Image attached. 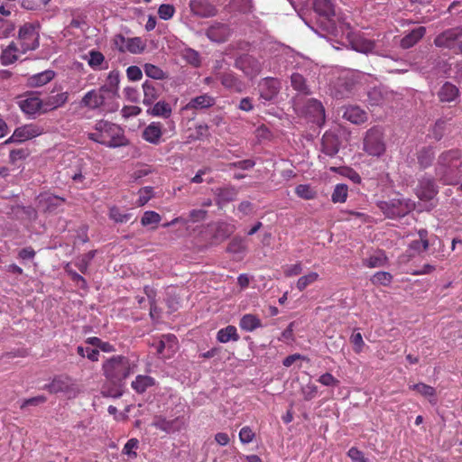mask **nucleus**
<instances>
[{
	"instance_id": "2",
	"label": "nucleus",
	"mask_w": 462,
	"mask_h": 462,
	"mask_svg": "<svg viewBox=\"0 0 462 462\" xmlns=\"http://www.w3.org/2000/svg\"><path fill=\"white\" fill-rule=\"evenodd\" d=\"M89 140L110 148L127 144L124 130L116 124L106 120H99L95 124L93 132L88 134Z\"/></svg>"
},
{
	"instance_id": "38",
	"label": "nucleus",
	"mask_w": 462,
	"mask_h": 462,
	"mask_svg": "<svg viewBox=\"0 0 462 462\" xmlns=\"http://www.w3.org/2000/svg\"><path fill=\"white\" fill-rule=\"evenodd\" d=\"M418 163L420 168L425 169L431 165L434 159V151L430 146L422 147L417 152Z\"/></svg>"
},
{
	"instance_id": "7",
	"label": "nucleus",
	"mask_w": 462,
	"mask_h": 462,
	"mask_svg": "<svg viewBox=\"0 0 462 462\" xmlns=\"http://www.w3.org/2000/svg\"><path fill=\"white\" fill-rule=\"evenodd\" d=\"M43 388L50 393L56 394L62 393L69 397H75L79 393V388L72 378L63 374L55 376L51 382L45 384Z\"/></svg>"
},
{
	"instance_id": "56",
	"label": "nucleus",
	"mask_w": 462,
	"mask_h": 462,
	"mask_svg": "<svg viewBox=\"0 0 462 462\" xmlns=\"http://www.w3.org/2000/svg\"><path fill=\"white\" fill-rule=\"evenodd\" d=\"M77 352L82 357L87 356L89 360H91L93 362L98 361L99 351L97 349H93L90 347H83L82 346H79L77 347Z\"/></svg>"
},
{
	"instance_id": "23",
	"label": "nucleus",
	"mask_w": 462,
	"mask_h": 462,
	"mask_svg": "<svg viewBox=\"0 0 462 462\" xmlns=\"http://www.w3.org/2000/svg\"><path fill=\"white\" fill-rule=\"evenodd\" d=\"M321 151L329 157L335 156L339 151V141L332 133H325L321 142Z\"/></svg>"
},
{
	"instance_id": "27",
	"label": "nucleus",
	"mask_w": 462,
	"mask_h": 462,
	"mask_svg": "<svg viewBox=\"0 0 462 462\" xmlns=\"http://www.w3.org/2000/svg\"><path fill=\"white\" fill-rule=\"evenodd\" d=\"M343 117L353 124L359 125L366 121L367 115L359 106H350L345 108Z\"/></svg>"
},
{
	"instance_id": "62",
	"label": "nucleus",
	"mask_w": 462,
	"mask_h": 462,
	"mask_svg": "<svg viewBox=\"0 0 462 462\" xmlns=\"http://www.w3.org/2000/svg\"><path fill=\"white\" fill-rule=\"evenodd\" d=\"M152 197V188L144 187L139 190L138 205H145Z\"/></svg>"
},
{
	"instance_id": "12",
	"label": "nucleus",
	"mask_w": 462,
	"mask_h": 462,
	"mask_svg": "<svg viewBox=\"0 0 462 462\" xmlns=\"http://www.w3.org/2000/svg\"><path fill=\"white\" fill-rule=\"evenodd\" d=\"M43 133V128L35 124H28L17 127L12 136L8 138L5 144L11 142H24L34 137L41 135Z\"/></svg>"
},
{
	"instance_id": "64",
	"label": "nucleus",
	"mask_w": 462,
	"mask_h": 462,
	"mask_svg": "<svg viewBox=\"0 0 462 462\" xmlns=\"http://www.w3.org/2000/svg\"><path fill=\"white\" fill-rule=\"evenodd\" d=\"M141 112H142L141 107H139L137 106H125L121 109V114H122L123 117H125V118L137 116L138 115L141 114Z\"/></svg>"
},
{
	"instance_id": "36",
	"label": "nucleus",
	"mask_w": 462,
	"mask_h": 462,
	"mask_svg": "<svg viewBox=\"0 0 462 462\" xmlns=\"http://www.w3.org/2000/svg\"><path fill=\"white\" fill-rule=\"evenodd\" d=\"M239 335L235 326L228 325L217 331V339L220 343H227L229 341H238Z\"/></svg>"
},
{
	"instance_id": "10",
	"label": "nucleus",
	"mask_w": 462,
	"mask_h": 462,
	"mask_svg": "<svg viewBox=\"0 0 462 462\" xmlns=\"http://www.w3.org/2000/svg\"><path fill=\"white\" fill-rule=\"evenodd\" d=\"M115 47L120 52H130L133 54L142 53L146 45L140 37L126 38L122 34H117L113 40Z\"/></svg>"
},
{
	"instance_id": "14",
	"label": "nucleus",
	"mask_w": 462,
	"mask_h": 462,
	"mask_svg": "<svg viewBox=\"0 0 462 462\" xmlns=\"http://www.w3.org/2000/svg\"><path fill=\"white\" fill-rule=\"evenodd\" d=\"M460 38H462V26H456L437 35L434 39V44L439 48L451 49Z\"/></svg>"
},
{
	"instance_id": "8",
	"label": "nucleus",
	"mask_w": 462,
	"mask_h": 462,
	"mask_svg": "<svg viewBox=\"0 0 462 462\" xmlns=\"http://www.w3.org/2000/svg\"><path fill=\"white\" fill-rule=\"evenodd\" d=\"M16 43L21 47V51H32L39 46V34L32 23H25L19 29Z\"/></svg>"
},
{
	"instance_id": "34",
	"label": "nucleus",
	"mask_w": 462,
	"mask_h": 462,
	"mask_svg": "<svg viewBox=\"0 0 462 462\" xmlns=\"http://www.w3.org/2000/svg\"><path fill=\"white\" fill-rule=\"evenodd\" d=\"M206 35L212 42H222L226 40L227 28L223 24L213 25L207 30Z\"/></svg>"
},
{
	"instance_id": "33",
	"label": "nucleus",
	"mask_w": 462,
	"mask_h": 462,
	"mask_svg": "<svg viewBox=\"0 0 462 462\" xmlns=\"http://www.w3.org/2000/svg\"><path fill=\"white\" fill-rule=\"evenodd\" d=\"M154 383L155 380L152 376L139 374L132 382L131 386L137 393H143Z\"/></svg>"
},
{
	"instance_id": "15",
	"label": "nucleus",
	"mask_w": 462,
	"mask_h": 462,
	"mask_svg": "<svg viewBox=\"0 0 462 462\" xmlns=\"http://www.w3.org/2000/svg\"><path fill=\"white\" fill-rule=\"evenodd\" d=\"M215 79L219 80L222 86L233 92L243 91L244 84L237 76L231 70L215 73Z\"/></svg>"
},
{
	"instance_id": "44",
	"label": "nucleus",
	"mask_w": 462,
	"mask_h": 462,
	"mask_svg": "<svg viewBox=\"0 0 462 462\" xmlns=\"http://www.w3.org/2000/svg\"><path fill=\"white\" fill-rule=\"evenodd\" d=\"M291 87L303 94H309L310 90L304 77L300 73H293L291 77Z\"/></svg>"
},
{
	"instance_id": "54",
	"label": "nucleus",
	"mask_w": 462,
	"mask_h": 462,
	"mask_svg": "<svg viewBox=\"0 0 462 462\" xmlns=\"http://www.w3.org/2000/svg\"><path fill=\"white\" fill-rule=\"evenodd\" d=\"M354 49L362 53L372 52L375 47L374 42L370 40H360L353 43Z\"/></svg>"
},
{
	"instance_id": "59",
	"label": "nucleus",
	"mask_w": 462,
	"mask_h": 462,
	"mask_svg": "<svg viewBox=\"0 0 462 462\" xmlns=\"http://www.w3.org/2000/svg\"><path fill=\"white\" fill-rule=\"evenodd\" d=\"M254 432L248 426L243 427L239 431V439L242 443L247 444L253 441Z\"/></svg>"
},
{
	"instance_id": "55",
	"label": "nucleus",
	"mask_w": 462,
	"mask_h": 462,
	"mask_svg": "<svg viewBox=\"0 0 462 462\" xmlns=\"http://www.w3.org/2000/svg\"><path fill=\"white\" fill-rule=\"evenodd\" d=\"M14 29L13 22L0 17V39L9 37L14 33Z\"/></svg>"
},
{
	"instance_id": "20",
	"label": "nucleus",
	"mask_w": 462,
	"mask_h": 462,
	"mask_svg": "<svg viewBox=\"0 0 462 462\" xmlns=\"http://www.w3.org/2000/svg\"><path fill=\"white\" fill-rule=\"evenodd\" d=\"M162 125L160 122L150 123L142 133V137L149 143L157 145L162 142Z\"/></svg>"
},
{
	"instance_id": "26",
	"label": "nucleus",
	"mask_w": 462,
	"mask_h": 462,
	"mask_svg": "<svg viewBox=\"0 0 462 462\" xmlns=\"http://www.w3.org/2000/svg\"><path fill=\"white\" fill-rule=\"evenodd\" d=\"M459 96V89L450 82H445L438 92L440 102L449 103L456 100Z\"/></svg>"
},
{
	"instance_id": "47",
	"label": "nucleus",
	"mask_w": 462,
	"mask_h": 462,
	"mask_svg": "<svg viewBox=\"0 0 462 462\" xmlns=\"http://www.w3.org/2000/svg\"><path fill=\"white\" fill-rule=\"evenodd\" d=\"M393 275L388 272H377L370 279L374 285L389 286L393 281Z\"/></svg>"
},
{
	"instance_id": "41",
	"label": "nucleus",
	"mask_w": 462,
	"mask_h": 462,
	"mask_svg": "<svg viewBox=\"0 0 462 462\" xmlns=\"http://www.w3.org/2000/svg\"><path fill=\"white\" fill-rule=\"evenodd\" d=\"M246 249V241L241 236L233 237L226 247V251L234 254H244Z\"/></svg>"
},
{
	"instance_id": "45",
	"label": "nucleus",
	"mask_w": 462,
	"mask_h": 462,
	"mask_svg": "<svg viewBox=\"0 0 462 462\" xmlns=\"http://www.w3.org/2000/svg\"><path fill=\"white\" fill-rule=\"evenodd\" d=\"M295 194L303 199H313L317 196V192L309 184H300L295 188Z\"/></svg>"
},
{
	"instance_id": "53",
	"label": "nucleus",
	"mask_w": 462,
	"mask_h": 462,
	"mask_svg": "<svg viewBox=\"0 0 462 462\" xmlns=\"http://www.w3.org/2000/svg\"><path fill=\"white\" fill-rule=\"evenodd\" d=\"M368 102L371 106H380L384 102V96L380 88H373L368 92Z\"/></svg>"
},
{
	"instance_id": "6",
	"label": "nucleus",
	"mask_w": 462,
	"mask_h": 462,
	"mask_svg": "<svg viewBox=\"0 0 462 462\" xmlns=\"http://www.w3.org/2000/svg\"><path fill=\"white\" fill-rule=\"evenodd\" d=\"M364 151L370 156L379 157L385 152L382 131L378 127L370 128L364 138Z\"/></svg>"
},
{
	"instance_id": "25",
	"label": "nucleus",
	"mask_w": 462,
	"mask_h": 462,
	"mask_svg": "<svg viewBox=\"0 0 462 462\" xmlns=\"http://www.w3.org/2000/svg\"><path fill=\"white\" fill-rule=\"evenodd\" d=\"M215 102L216 100L212 96L208 94H203L201 96L191 98L184 108L186 110L209 108L215 105Z\"/></svg>"
},
{
	"instance_id": "48",
	"label": "nucleus",
	"mask_w": 462,
	"mask_h": 462,
	"mask_svg": "<svg viewBox=\"0 0 462 462\" xmlns=\"http://www.w3.org/2000/svg\"><path fill=\"white\" fill-rule=\"evenodd\" d=\"M162 220V217L160 214H158L155 211H145L143 213V216L141 218V224L143 226H147L150 225H154V226L152 227V229H155L157 227V225Z\"/></svg>"
},
{
	"instance_id": "16",
	"label": "nucleus",
	"mask_w": 462,
	"mask_h": 462,
	"mask_svg": "<svg viewBox=\"0 0 462 462\" xmlns=\"http://www.w3.org/2000/svg\"><path fill=\"white\" fill-rule=\"evenodd\" d=\"M65 199L51 193H41L38 196L39 207L48 213H54L65 203Z\"/></svg>"
},
{
	"instance_id": "28",
	"label": "nucleus",
	"mask_w": 462,
	"mask_h": 462,
	"mask_svg": "<svg viewBox=\"0 0 462 462\" xmlns=\"http://www.w3.org/2000/svg\"><path fill=\"white\" fill-rule=\"evenodd\" d=\"M68 100V93L62 92L54 96H50L42 99L43 113H47L63 106Z\"/></svg>"
},
{
	"instance_id": "30",
	"label": "nucleus",
	"mask_w": 462,
	"mask_h": 462,
	"mask_svg": "<svg viewBox=\"0 0 462 462\" xmlns=\"http://www.w3.org/2000/svg\"><path fill=\"white\" fill-rule=\"evenodd\" d=\"M120 82L119 72L116 70H111L108 73L106 83L102 87L106 88L109 91V94L114 99L117 100L119 97L118 95V87Z\"/></svg>"
},
{
	"instance_id": "58",
	"label": "nucleus",
	"mask_w": 462,
	"mask_h": 462,
	"mask_svg": "<svg viewBox=\"0 0 462 462\" xmlns=\"http://www.w3.org/2000/svg\"><path fill=\"white\" fill-rule=\"evenodd\" d=\"M47 398L44 395H38L23 401L20 408L25 409L27 406H38L46 402Z\"/></svg>"
},
{
	"instance_id": "60",
	"label": "nucleus",
	"mask_w": 462,
	"mask_h": 462,
	"mask_svg": "<svg viewBox=\"0 0 462 462\" xmlns=\"http://www.w3.org/2000/svg\"><path fill=\"white\" fill-rule=\"evenodd\" d=\"M175 13V9L171 5H162L158 9V14L161 19L169 20Z\"/></svg>"
},
{
	"instance_id": "17",
	"label": "nucleus",
	"mask_w": 462,
	"mask_h": 462,
	"mask_svg": "<svg viewBox=\"0 0 462 462\" xmlns=\"http://www.w3.org/2000/svg\"><path fill=\"white\" fill-rule=\"evenodd\" d=\"M162 86L161 83L145 80L143 83V104L145 106L152 105L160 97Z\"/></svg>"
},
{
	"instance_id": "50",
	"label": "nucleus",
	"mask_w": 462,
	"mask_h": 462,
	"mask_svg": "<svg viewBox=\"0 0 462 462\" xmlns=\"http://www.w3.org/2000/svg\"><path fill=\"white\" fill-rule=\"evenodd\" d=\"M131 217V214L123 213L117 207H112L109 209V217L116 223H126L130 220Z\"/></svg>"
},
{
	"instance_id": "32",
	"label": "nucleus",
	"mask_w": 462,
	"mask_h": 462,
	"mask_svg": "<svg viewBox=\"0 0 462 462\" xmlns=\"http://www.w3.org/2000/svg\"><path fill=\"white\" fill-rule=\"evenodd\" d=\"M239 327L245 331L252 332L256 328H262L263 324L257 316L254 314H245L241 318Z\"/></svg>"
},
{
	"instance_id": "29",
	"label": "nucleus",
	"mask_w": 462,
	"mask_h": 462,
	"mask_svg": "<svg viewBox=\"0 0 462 462\" xmlns=\"http://www.w3.org/2000/svg\"><path fill=\"white\" fill-rule=\"evenodd\" d=\"M426 33V28L420 26L413 29L401 40V46L409 49L414 46Z\"/></svg>"
},
{
	"instance_id": "9",
	"label": "nucleus",
	"mask_w": 462,
	"mask_h": 462,
	"mask_svg": "<svg viewBox=\"0 0 462 462\" xmlns=\"http://www.w3.org/2000/svg\"><path fill=\"white\" fill-rule=\"evenodd\" d=\"M151 425L166 434H173L176 432H180L186 427V423L183 417H176L174 419L168 420L166 417L162 415L153 416Z\"/></svg>"
},
{
	"instance_id": "40",
	"label": "nucleus",
	"mask_w": 462,
	"mask_h": 462,
	"mask_svg": "<svg viewBox=\"0 0 462 462\" xmlns=\"http://www.w3.org/2000/svg\"><path fill=\"white\" fill-rule=\"evenodd\" d=\"M319 280V274L317 272H309L297 280L296 288L300 291H303L307 287L312 285Z\"/></svg>"
},
{
	"instance_id": "18",
	"label": "nucleus",
	"mask_w": 462,
	"mask_h": 462,
	"mask_svg": "<svg viewBox=\"0 0 462 462\" xmlns=\"http://www.w3.org/2000/svg\"><path fill=\"white\" fill-rule=\"evenodd\" d=\"M438 193L437 186L432 179L422 178L416 189V194L421 200H430Z\"/></svg>"
},
{
	"instance_id": "13",
	"label": "nucleus",
	"mask_w": 462,
	"mask_h": 462,
	"mask_svg": "<svg viewBox=\"0 0 462 462\" xmlns=\"http://www.w3.org/2000/svg\"><path fill=\"white\" fill-rule=\"evenodd\" d=\"M236 68L250 78L256 77L262 70L261 62L251 55H243L236 60Z\"/></svg>"
},
{
	"instance_id": "31",
	"label": "nucleus",
	"mask_w": 462,
	"mask_h": 462,
	"mask_svg": "<svg viewBox=\"0 0 462 462\" xmlns=\"http://www.w3.org/2000/svg\"><path fill=\"white\" fill-rule=\"evenodd\" d=\"M313 8L316 13L328 19L335 16L334 5L330 0H314Z\"/></svg>"
},
{
	"instance_id": "63",
	"label": "nucleus",
	"mask_w": 462,
	"mask_h": 462,
	"mask_svg": "<svg viewBox=\"0 0 462 462\" xmlns=\"http://www.w3.org/2000/svg\"><path fill=\"white\" fill-rule=\"evenodd\" d=\"M318 393V387L313 383H308L302 388V395L305 401H310L316 397Z\"/></svg>"
},
{
	"instance_id": "21",
	"label": "nucleus",
	"mask_w": 462,
	"mask_h": 462,
	"mask_svg": "<svg viewBox=\"0 0 462 462\" xmlns=\"http://www.w3.org/2000/svg\"><path fill=\"white\" fill-rule=\"evenodd\" d=\"M281 88L280 81L273 78H265L261 84L260 97L265 101L273 100Z\"/></svg>"
},
{
	"instance_id": "19",
	"label": "nucleus",
	"mask_w": 462,
	"mask_h": 462,
	"mask_svg": "<svg viewBox=\"0 0 462 462\" xmlns=\"http://www.w3.org/2000/svg\"><path fill=\"white\" fill-rule=\"evenodd\" d=\"M306 112L316 125L320 126L325 123V109L320 101L310 99L306 105Z\"/></svg>"
},
{
	"instance_id": "49",
	"label": "nucleus",
	"mask_w": 462,
	"mask_h": 462,
	"mask_svg": "<svg viewBox=\"0 0 462 462\" xmlns=\"http://www.w3.org/2000/svg\"><path fill=\"white\" fill-rule=\"evenodd\" d=\"M283 274L287 278L300 275L303 271V264L301 261H297L292 264H286L282 266Z\"/></svg>"
},
{
	"instance_id": "5",
	"label": "nucleus",
	"mask_w": 462,
	"mask_h": 462,
	"mask_svg": "<svg viewBox=\"0 0 462 462\" xmlns=\"http://www.w3.org/2000/svg\"><path fill=\"white\" fill-rule=\"evenodd\" d=\"M380 210L389 218L401 217L411 211L415 205L410 200L393 199L389 201H380L377 204Z\"/></svg>"
},
{
	"instance_id": "11",
	"label": "nucleus",
	"mask_w": 462,
	"mask_h": 462,
	"mask_svg": "<svg viewBox=\"0 0 462 462\" xmlns=\"http://www.w3.org/2000/svg\"><path fill=\"white\" fill-rule=\"evenodd\" d=\"M19 108L28 116H35L43 113L42 99L34 94H28L18 97Z\"/></svg>"
},
{
	"instance_id": "61",
	"label": "nucleus",
	"mask_w": 462,
	"mask_h": 462,
	"mask_svg": "<svg viewBox=\"0 0 462 462\" xmlns=\"http://www.w3.org/2000/svg\"><path fill=\"white\" fill-rule=\"evenodd\" d=\"M445 129H446V121L438 120L432 128L433 138L438 141L440 140L444 135Z\"/></svg>"
},
{
	"instance_id": "42",
	"label": "nucleus",
	"mask_w": 462,
	"mask_h": 462,
	"mask_svg": "<svg viewBox=\"0 0 462 462\" xmlns=\"http://www.w3.org/2000/svg\"><path fill=\"white\" fill-rule=\"evenodd\" d=\"M348 197V187L346 184L338 183L335 186L331 194V201L333 203H344Z\"/></svg>"
},
{
	"instance_id": "57",
	"label": "nucleus",
	"mask_w": 462,
	"mask_h": 462,
	"mask_svg": "<svg viewBox=\"0 0 462 462\" xmlns=\"http://www.w3.org/2000/svg\"><path fill=\"white\" fill-rule=\"evenodd\" d=\"M318 382L320 383L324 386L328 387H337L339 384V380L337 379L332 374L330 373H325L321 374Z\"/></svg>"
},
{
	"instance_id": "43",
	"label": "nucleus",
	"mask_w": 462,
	"mask_h": 462,
	"mask_svg": "<svg viewBox=\"0 0 462 462\" xmlns=\"http://www.w3.org/2000/svg\"><path fill=\"white\" fill-rule=\"evenodd\" d=\"M54 72L52 70H45L43 72L33 75L30 79L32 86L40 87L47 84L54 78Z\"/></svg>"
},
{
	"instance_id": "39",
	"label": "nucleus",
	"mask_w": 462,
	"mask_h": 462,
	"mask_svg": "<svg viewBox=\"0 0 462 462\" xmlns=\"http://www.w3.org/2000/svg\"><path fill=\"white\" fill-rule=\"evenodd\" d=\"M387 262V257L383 251H378L368 258L364 260V265L368 268H376L384 266Z\"/></svg>"
},
{
	"instance_id": "37",
	"label": "nucleus",
	"mask_w": 462,
	"mask_h": 462,
	"mask_svg": "<svg viewBox=\"0 0 462 462\" xmlns=\"http://www.w3.org/2000/svg\"><path fill=\"white\" fill-rule=\"evenodd\" d=\"M104 63L106 62L105 60V56L102 52L96 50L89 51L88 64L91 69L95 70L107 69V64L106 66H103Z\"/></svg>"
},
{
	"instance_id": "22",
	"label": "nucleus",
	"mask_w": 462,
	"mask_h": 462,
	"mask_svg": "<svg viewBox=\"0 0 462 462\" xmlns=\"http://www.w3.org/2000/svg\"><path fill=\"white\" fill-rule=\"evenodd\" d=\"M191 12L200 17H212L217 14V8L208 0H191Z\"/></svg>"
},
{
	"instance_id": "46",
	"label": "nucleus",
	"mask_w": 462,
	"mask_h": 462,
	"mask_svg": "<svg viewBox=\"0 0 462 462\" xmlns=\"http://www.w3.org/2000/svg\"><path fill=\"white\" fill-rule=\"evenodd\" d=\"M30 155V152L26 148L14 149L9 153V163L17 165L18 162H23Z\"/></svg>"
},
{
	"instance_id": "4",
	"label": "nucleus",
	"mask_w": 462,
	"mask_h": 462,
	"mask_svg": "<svg viewBox=\"0 0 462 462\" xmlns=\"http://www.w3.org/2000/svg\"><path fill=\"white\" fill-rule=\"evenodd\" d=\"M136 364L125 356H114L102 365L104 375L114 383H119L132 374Z\"/></svg>"
},
{
	"instance_id": "1",
	"label": "nucleus",
	"mask_w": 462,
	"mask_h": 462,
	"mask_svg": "<svg viewBox=\"0 0 462 462\" xmlns=\"http://www.w3.org/2000/svg\"><path fill=\"white\" fill-rule=\"evenodd\" d=\"M435 174L446 185L457 184L462 176V151L453 148L439 153Z\"/></svg>"
},
{
	"instance_id": "51",
	"label": "nucleus",
	"mask_w": 462,
	"mask_h": 462,
	"mask_svg": "<svg viewBox=\"0 0 462 462\" xmlns=\"http://www.w3.org/2000/svg\"><path fill=\"white\" fill-rule=\"evenodd\" d=\"M410 389L416 391L424 397H433L436 394L435 388L423 383L410 385Z\"/></svg>"
},
{
	"instance_id": "52",
	"label": "nucleus",
	"mask_w": 462,
	"mask_h": 462,
	"mask_svg": "<svg viewBox=\"0 0 462 462\" xmlns=\"http://www.w3.org/2000/svg\"><path fill=\"white\" fill-rule=\"evenodd\" d=\"M144 72L147 77L152 79H162L165 77L163 70L153 64H145Z\"/></svg>"
},
{
	"instance_id": "35",
	"label": "nucleus",
	"mask_w": 462,
	"mask_h": 462,
	"mask_svg": "<svg viewBox=\"0 0 462 462\" xmlns=\"http://www.w3.org/2000/svg\"><path fill=\"white\" fill-rule=\"evenodd\" d=\"M147 113L152 116L167 119L171 116L172 110L169 103L159 101L155 103L152 108L148 109Z\"/></svg>"
},
{
	"instance_id": "24",
	"label": "nucleus",
	"mask_w": 462,
	"mask_h": 462,
	"mask_svg": "<svg viewBox=\"0 0 462 462\" xmlns=\"http://www.w3.org/2000/svg\"><path fill=\"white\" fill-rule=\"evenodd\" d=\"M26 51H21V47L14 42H12L1 54V61L3 65H9L16 61L20 56Z\"/></svg>"
},
{
	"instance_id": "3",
	"label": "nucleus",
	"mask_w": 462,
	"mask_h": 462,
	"mask_svg": "<svg viewBox=\"0 0 462 462\" xmlns=\"http://www.w3.org/2000/svg\"><path fill=\"white\" fill-rule=\"evenodd\" d=\"M80 106L90 110L113 113L119 108L118 100L114 99L103 87L88 91L80 100Z\"/></svg>"
}]
</instances>
